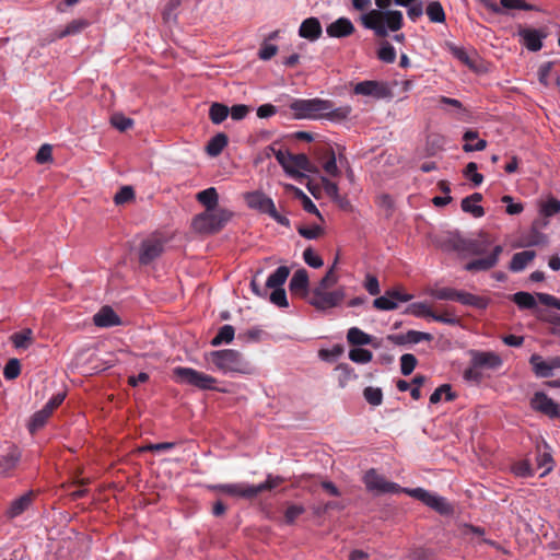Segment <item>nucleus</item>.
<instances>
[{"instance_id": "1", "label": "nucleus", "mask_w": 560, "mask_h": 560, "mask_svg": "<svg viewBox=\"0 0 560 560\" xmlns=\"http://www.w3.org/2000/svg\"><path fill=\"white\" fill-rule=\"evenodd\" d=\"M442 248L446 252H455L460 258L483 256L475 258L464 266V270L469 272L488 271L494 268L503 253L502 245L491 246V242L486 237L467 238L458 233L450 234L443 242Z\"/></svg>"}, {"instance_id": "2", "label": "nucleus", "mask_w": 560, "mask_h": 560, "mask_svg": "<svg viewBox=\"0 0 560 560\" xmlns=\"http://www.w3.org/2000/svg\"><path fill=\"white\" fill-rule=\"evenodd\" d=\"M313 153L317 163L312 162L306 154H292L288 158V163L284 167L287 175H305L303 172L311 174H318L322 167L327 175H341L347 160L339 154L336 155L332 147L326 142L316 143L313 148Z\"/></svg>"}, {"instance_id": "3", "label": "nucleus", "mask_w": 560, "mask_h": 560, "mask_svg": "<svg viewBox=\"0 0 560 560\" xmlns=\"http://www.w3.org/2000/svg\"><path fill=\"white\" fill-rule=\"evenodd\" d=\"M233 217L234 212L226 208L205 210L192 218L191 229L198 234H215L224 229Z\"/></svg>"}, {"instance_id": "4", "label": "nucleus", "mask_w": 560, "mask_h": 560, "mask_svg": "<svg viewBox=\"0 0 560 560\" xmlns=\"http://www.w3.org/2000/svg\"><path fill=\"white\" fill-rule=\"evenodd\" d=\"M213 364L223 374H252L254 368L241 352L234 349L217 350L211 352Z\"/></svg>"}, {"instance_id": "5", "label": "nucleus", "mask_w": 560, "mask_h": 560, "mask_svg": "<svg viewBox=\"0 0 560 560\" xmlns=\"http://www.w3.org/2000/svg\"><path fill=\"white\" fill-rule=\"evenodd\" d=\"M244 200L248 208L256 210L260 213L268 214L280 225H290V220L285 215H282L277 211L272 199L267 197L262 191L256 190L246 192L244 194Z\"/></svg>"}, {"instance_id": "6", "label": "nucleus", "mask_w": 560, "mask_h": 560, "mask_svg": "<svg viewBox=\"0 0 560 560\" xmlns=\"http://www.w3.org/2000/svg\"><path fill=\"white\" fill-rule=\"evenodd\" d=\"M177 382L194 386L201 390L215 389L217 380L192 368L177 366L173 370Z\"/></svg>"}, {"instance_id": "7", "label": "nucleus", "mask_w": 560, "mask_h": 560, "mask_svg": "<svg viewBox=\"0 0 560 560\" xmlns=\"http://www.w3.org/2000/svg\"><path fill=\"white\" fill-rule=\"evenodd\" d=\"M298 119L323 118V113L330 108V101L322 98L295 100L290 104Z\"/></svg>"}, {"instance_id": "8", "label": "nucleus", "mask_w": 560, "mask_h": 560, "mask_svg": "<svg viewBox=\"0 0 560 560\" xmlns=\"http://www.w3.org/2000/svg\"><path fill=\"white\" fill-rule=\"evenodd\" d=\"M262 272V270H258L256 275L253 277L250 281L252 292L259 298L267 296V289H277L282 288L285 283L290 269L287 266H279L268 278L266 281V288H262L258 284L256 278Z\"/></svg>"}, {"instance_id": "9", "label": "nucleus", "mask_w": 560, "mask_h": 560, "mask_svg": "<svg viewBox=\"0 0 560 560\" xmlns=\"http://www.w3.org/2000/svg\"><path fill=\"white\" fill-rule=\"evenodd\" d=\"M345 298L346 291L343 288H339L335 291L312 290L308 303L316 310L325 311L340 305Z\"/></svg>"}, {"instance_id": "10", "label": "nucleus", "mask_w": 560, "mask_h": 560, "mask_svg": "<svg viewBox=\"0 0 560 560\" xmlns=\"http://www.w3.org/2000/svg\"><path fill=\"white\" fill-rule=\"evenodd\" d=\"M363 482L368 491L373 492L374 494L400 493L402 490V487H400L398 483L386 480L373 468L369 469L364 474Z\"/></svg>"}, {"instance_id": "11", "label": "nucleus", "mask_w": 560, "mask_h": 560, "mask_svg": "<svg viewBox=\"0 0 560 560\" xmlns=\"http://www.w3.org/2000/svg\"><path fill=\"white\" fill-rule=\"evenodd\" d=\"M517 36L520 37L522 45L527 50L536 52L542 48V40L547 38L548 32L546 28H534L518 25Z\"/></svg>"}, {"instance_id": "12", "label": "nucleus", "mask_w": 560, "mask_h": 560, "mask_svg": "<svg viewBox=\"0 0 560 560\" xmlns=\"http://www.w3.org/2000/svg\"><path fill=\"white\" fill-rule=\"evenodd\" d=\"M530 407L550 419H560V405L544 392H536L533 395Z\"/></svg>"}, {"instance_id": "13", "label": "nucleus", "mask_w": 560, "mask_h": 560, "mask_svg": "<svg viewBox=\"0 0 560 560\" xmlns=\"http://www.w3.org/2000/svg\"><path fill=\"white\" fill-rule=\"evenodd\" d=\"M354 93L359 95L373 96L377 100L390 98L392 90L385 82L366 80L355 84Z\"/></svg>"}, {"instance_id": "14", "label": "nucleus", "mask_w": 560, "mask_h": 560, "mask_svg": "<svg viewBox=\"0 0 560 560\" xmlns=\"http://www.w3.org/2000/svg\"><path fill=\"white\" fill-rule=\"evenodd\" d=\"M480 2L494 14H504V10L540 11L538 7L527 3L525 0H500V4L491 0H480Z\"/></svg>"}, {"instance_id": "15", "label": "nucleus", "mask_w": 560, "mask_h": 560, "mask_svg": "<svg viewBox=\"0 0 560 560\" xmlns=\"http://www.w3.org/2000/svg\"><path fill=\"white\" fill-rule=\"evenodd\" d=\"M164 250V241L158 237H149L141 242L139 249V262L149 265L161 256Z\"/></svg>"}, {"instance_id": "16", "label": "nucleus", "mask_w": 560, "mask_h": 560, "mask_svg": "<svg viewBox=\"0 0 560 560\" xmlns=\"http://www.w3.org/2000/svg\"><path fill=\"white\" fill-rule=\"evenodd\" d=\"M471 355V365L474 368L479 369H490V370H497L499 369L503 361L499 354L492 351H477L472 350L470 352Z\"/></svg>"}, {"instance_id": "17", "label": "nucleus", "mask_w": 560, "mask_h": 560, "mask_svg": "<svg viewBox=\"0 0 560 560\" xmlns=\"http://www.w3.org/2000/svg\"><path fill=\"white\" fill-rule=\"evenodd\" d=\"M215 488L231 497L244 498L248 500L257 497V489L255 485H249L246 482L223 483L217 486Z\"/></svg>"}, {"instance_id": "18", "label": "nucleus", "mask_w": 560, "mask_h": 560, "mask_svg": "<svg viewBox=\"0 0 560 560\" xmlns=\"http://www.w3.org/2000/svg\"><path fill=\"white\" fill-rule=\"evenodd\" d=\"M21 459V452L14 444H8L4 454L0 456V474L9 476Z\"/></svg>"}, {"instance_id": "19", "label": "nucleus", "mask_w": 560, "mask_h": 560, "mask_svg": "<svg viewBox=\"0 0 560 560\" xmlns=\"http://www.w3.org/2000/svg\"><path fill=\"white\" fill-rule=\"evenodd\" d=\"M355 28L348 18H339L326 27V33L332 38H343L351 36Z\"/></svg>"}, {"instance_id": "20", "label": "nucleus", "mask_w": 560, "mask_h": 560, "mask_svg": "<svg viewBox=\"0 0 560 560\" xmlns=\"http://www.w3.org/2000/svg\"><path fill=\"white\" fill-rule=\"evenodd\" d=\"M308 275L305 269L296 270L289 283V289L292 294H299L302 298H306L310 293L308 291Z\"/></svg>"}, {"instance_id": "21", "label": "nucleus", "mask_w": 560, "mask_h": 560, "mask_svg": "<svg viewBox=\"0 0 560 560\" xmlns=\"http://www.w3.org/2000/svg\"><path fill=\"white\" fill-rule=\"evenodd\" d=\"M34 499V492L27 491L26 493L22 494L21 497L13 500L9 506V509L5 512V515L9 518H15L23 514L26 510L30 509V506L33 503Z\"/></svg>"}, {"instance_id": "22", "label": "nucleus", "mask_w": 560, "mask_h": 560, "mask_svg": "<svg viewBox=\"0 0 560 560\" xmlns=\"http://www.w3.org/2000/svg\"><path fill=\"white\" fill-rule=\"evenodd\" d=\"M93 323L97 327L108 328L119 325L120 318L110 306H103L93 316Z\"/></svg>"}, {"instance_id": "23", "label": "nucleus", "mask_w": 560, "mask_h": 560, "mask_svg": "<svg viewBox=\"0 0 560 560\" xmlns=\"http://www.w3.org/2000/svg\"><path fill=\"white\" fill-rule=\"evenodd\" d=\"M323 33L320 22L317 18L305 19L299 28V35L311 42H314L320 37Z\"/></svg>"}, {"instance_id": "24", "label": "nucleus", "mask_w": 560, "mask_h": 560, "mask_svg": "<svg viewBox=\"0 0 560 560\" xmlns=\"http://www.w3.org/2000/svg\"><path fill=\"white\" fill-rule=\"evenodd\" d=\"M482 196L475 192L462 200V209L464 212L470 213L474 218H481L485 214L483 208L479 205Z\"/></svg>"}, {"instance_id": "25", "label": "nucleus", "mask_w": 560, "mask_h": 560, "mask_svg": "<svg viewBox=\"0 0 560 560\" xmlns=\"http://www.w3.org/2000/svg\"><path fill=\"white\" fill-rule=\"evenodd\" d=\"M535 257L536 252L534 250H523L515 253L510 261L509 269L512 272H521L532 260H534Z\"/></svg>"}, {"instance_id": "26", "label": "nucleus", "mask_w": 560, "mask_h": 560, "mask_svg": "<svg viewBox=\"0 0 560 560\" xmlns=\"http://www.w3.org/2000/svg\"><path fill=\"white\" fill-rule=\"evenodd\" d=\"M196 200L201 203L206 210H214L218 208L219 195L214 187H209L196 195Z\"/></svg>"}, {"instance_id": "27", "label": "nucleus", "mask_w": 560, "mask_h": 560, "mask_svg": "<svg viewBox=\"0 0 560 560\" xmlns=\"http://www.w3.org/2000/svg\"><path fill=\"white\" fill-rule=\"evenodd\" d=\"M463 140L465 142L463 145V149L466 152L481 151L487 145V141L483 139H480L478 137V132L474 131V130H467L463 136Z\"/></svg>"}, {"instance_id": "28", "label": "nucleus", "mask_w": 560, "mask_h": 560, "mask_svg": "<svg viewBox=\"0 0 560 560\" xmlns=\"http://www.w3.org/2000/svg\"><path fill=\"white\" fill-rule=\"evenodd\" d=\"M456 301L463 305L474 306L480 310H483L488 305V301L479 295H475L472 293L466 291H457Z\"/></svg>"}, {"instance_id": "29", "label": "nucleus", "mask_w": 560, "mask_h": 560, "mask_svg": "<svg viewBox=\"0 0 560 560\" xmlns=\"http://www.w3.org/2000/svg\"><path fill=\"white\" fill-rule=\"evenodd\" d=\"M229 138L225 133L219 132L212 137L206 145V152L210 156H218L228 145Z\"/></svg>"}, {"instance_id": "30", "label": "nucleus", "mask_w": 560, "mask_h": 560, "mask_svg": "<svg viewBox=\"0 0 560 560\" xmlns=\"http://www.w3.org/2000/svg\"><path fill=\"white\" fill-rule=\"evenodd\" d=\"M529 363L538 377L547 378L553 375L550 362L544 361L540 355L533 354L529 359Z\"/></svg>"}, {"instance_id": "31", "label": "nucleus", "mask_w": 560, "mask_h": 560, "mask_svg": "<svg viewBox=\"0 0 560 560\" xmlns=\"http://www.w3.org/2000/svg\"><path fill=\"white\" fill-rule=\"evenodd\" d=\"M425 505H428L429 508L433 509L434 511L439 512L442 515H448L453 512L452 505L447 502V500L444 497H441L432 492L430 494V498H428Z\"/></svg>"}, {"instance_id": "32", "label": "nucleus", "mask_w": 560, "mask_h": 560, "mask_svg": "<svg viewBox=\"0 0 560 560\" xmlns=\"http://www.w3.org/2000/svg\"><path fill=\"white\" fill-rule=\"evenodd\" d=\"M230 115V108L225 104L214 102L209 108V118L213 125L222 124Z\"/></svg>"}, {"instance_id": "33", "label": "nucleus", "mask_w": 560, "mask_h": 560, "mask_svg": "<svg viewBox=\"0 0 560 560\" xmlns=\"http://www.w3.org/2000/svg\"><path fill=\"white\" fill-rule=\"evenodd\" d=\"M539 213L544 218H550L560 213V200L552 196L547 197L539 203Z\"/></svg>"}, {"instance_id": "34", "label": "nucleus", "mask_w": 560, "mask_h": 560, "mask_svg": "<svg viewBox=\"0 0 560 560\" xmlns=\"http://www.w3.org/2000/svg\"><path fill=\"white\" fill-rule=\"evenodd\" d=\"M512 301L520 310H534L537 306L536 298L525 291L514 293L512 295Z\"/></svg>"}, {"instance_id": "35", "label": "nucleus", "mask_w": 560, "mask_h": 560, "mask_svg": "<svg viewBox=\"0 0 560 560\" xmlns=\"http://www.w3.org/2000/svg\"><path fill=\"white\" fill-rule=\"evenodd\" d=\"M351 110L352 108L349 105L334 108V105L330 102V108L324 110L323 118H327L331 121H341L348 118V116L351 114Z\"/></svg>"}, {"instance_id": "36", "label": "nucleus", "mask_w": 560, "mask_h": 560, "mask_svg": "<svg viewBox=\"0 0 560 560\" xmlns=\"http://www.w3.org/2000/svg\"><path fill=\"white\" fill-rule=\"evenodd\" d=\"M425 13L432 23H444L446 15L440 1H431L425 8Z\"/></svg>"}, {"instance_id": "37", "label": "nucleus", "mask_w": 560, "mask_h": 560, "mask_svg": "<svg viewBox=\"0 0 560 560\" xmlns=\"http://www.w3.org/2000/svg\"><path fill=\"white\" fill-rule=\"evenodd\" d=\"M348 342L353 346H365L371 343V336L358 327H351L347 332Z\"/></svg>"}, {"instance_id": "38", "label": "nucleus", "mask_w": 560, "mask_h": 560, "mask_svg": "<svg viewBox=\"0 0 560 560\" xmlns=\"http://www.w3.org/2000/svg\"><path fill=\"white\" fill-rule=\"evenodd\" d=\"M235 330L232 325L220 327L217 336L211 340V346L218 347L222 343H230L234 339Z\"/></svg>"}, {"instance_id": "39", "label": "nucleus", "mask_w": 560, "mask_h": 560, "mask_svg": "<svg viewBox=\"0 0 560 560\" xmlns=\"http://www.w3.org/2000/svg\"><path fill=\"white\" fill-rule=\"evenodd\" d=\"M338 258L335 259L331 267L327 270L326 275L320 279L317 287L313 290H327L338 282V276L335 272V268L337 266Z\"/></svg>"}, {"instance_id": "40", "label": "nucleus", "mask_w": 560, "mask_h": 560, "mask_svg": "<svg viewBox=\"0 0 560 560\" xmlns=\"http://www.w3.org/2000/svg\"><path fill=\"white\" fill-rule=\"evenodd\" d=\"M336 371L338 372V383L341 388L346 387L347 384L357 378L353 368L347 363H340L337 365Z\"/></svg>"}, {"instance_id": "41", "label": "nucleus", "mask_w": 560, "mask_h": 560, "mask_svg": "<svg viewBox=\"0 0 560 560\" xmlns=\"http://www.w3.org/2000/svg\"><path fill=\"white\" fill-rule=\"evenodd\" d=\"M443 395H445L446 401H452L456 397L455 394L452 392V386L450 384H442L431 394L430 404H439L442 400Z\"/></svg>"}, {"instance_id": "42", "label": "nucleus", "mask_w": 560, "mask_h": 560, "mask_svg": "<svg viewBox=\"0 0 560 560\" xmlns=\"http://www.w3.org/2000/svg\"><path fill=\"white\" fill-rule=\"evenodd\" d=\"M32 330L30 328L23 329L11 336V341L16 349H26L32 342Z\"/></svg>"}, {"instance_id": "43", "label": "nucleus", "mask_w": 560, "mask_h": 560, "mask_svg": "<svg viewBox=\"0 0 560 560\" xmlns=\"http://www.w3.org/2000/svg\"><path fill=\"white\" fill-rule=\"evenodd\" d=\"M50 416L51 415L48 411H46L44 408H42L40 410L36 411L32 416V418H31V420L28 422V431L31 433H34L37 430H39L40 428H43Z\"/></svg>"}, {"instance_id": "44", "label": "nucleus", "mask_w": 560, "mask_h": 560, "mask_svg": "<svg viewBox=\"0 0 560 560\" xmlns=\"http://www.w3.org/2000/svg\"><path fill=\"white\" fill-rule=\"evenodd\" d=\"M364 399L372 406H380L383 401V392L380 387H365L363 390Z\"/></svg>"}, {"instance_id": "45", "label": "nucleus", "mask_w": 560, "mask_h": 560, "mask_svg": "<svg viewBox=\"0 0 560 560\" xmlns=\"http://www.w3.org/2000/svg\"><path fill=\"white\" fill-rule=\"evenodd\" d=\"M372 358V352L364 348H353L349 351V359L354 363L365 364L369 363Z\"/></svg>"}, {"instance_id": "46", "label": "nucleus", "mask_w": 560, "mask_h": 560, "mask_svg": "<svg viewBox=\"0 0 560 560\" xmlns=\"http://www.w3.org/2000/svg\"><path fill=\"white\" fill-rule=\"evenodd\" d=\"M284 481V478L281 476H273L271 474L267 475V478L264 482L255 485L257 489V495L264 491L272 490Z\"/></svg>"}, {"instance_id": "47", "label": "nucleus", "mask_w": 560, "mask_h": 560, "mask_svg": "<svg viewBox=\"0 0 560 560\" xmlns=\"http://www.w3.org/2000/svg\"><path fill=\"white\" fill-rule=\"evenodd\" d=\"M110 124L117 130L124 132L133 126V120L120 113H116L112 115Z\"/></svg>"}, {"instance_id": "48", "label": "nucleus", "mask_w": 560, "mask_h": 560, "mask_svg": "<svg viewBox=\"0 0 560 560\" xmlns=\"http://www.w3.org/2000/svg\"><path fill=\"white\" fill-rule=\"evenodd\" d=\"M377 57L383 62L393 63L396 60V50L388 42H384L377 51Z\"/></svg>"}, {"instance_id": "49", "label": "nucleus", "mask_w": 560, "mask_h": 560, "mask_svg": "<svg viewBox=\"0 0 560 560\" xmlns=\"http://www.w3.org/2000/svg\"><path fill=\"white\" fill-rule=\"evenodd\" d=\"M417 358L411 353H405L400 357V372L402 375L408 376L410 375L416 365H417Z\"/></svg>"}, {"instance_id": "50", "label": "nucleus", "mask_w": 560, "mask_h": 560, "mask_svg": "<svg viewBox=\"0 0 560 560\" xmlns=\"http://www.w3.org/2000/svg\"><path fill=\"white\" fill-rule=\"evenodd\" d=\"M21 373V364L18 359H10L3 369V376L8 381L15 380Z\"/></svg>"}, {"instance_id": "51", "label": "nucleus", "mask_w": 560, "mask_h": 560, "mask_svg": "<svg viewBox=\"0 0 560 560\" xmlns=\"http://www.w3.org/2000/svg\"><path fill=\"white\" fill-rule=\"evenodd\" d=\"M432 312L433 311L422 302L412 303L406 310V313L416 317H431Z\"/></svg>"}, {"instance_id": "52", "label": "nucleus", "mask_w": 560, "mask_h": 560, "mask_svg": "<svg viewBox=\"0 0 560 560\" xmlns=\"http://www.w3.org/2000/svg\"><path fill=\"white\" fill-rule=\"evenodd\" d=\"M373 306L380 311H393L397 308V303L390 299V295L385 292L384 295L376 298L373 301Z\"/></svg>"}, {"instance_id": "53", "label": "nucleus", "mask_w": 560, "mask_h": 560, "mask_svg": "<svg viewBox=\"0 0 560 560\" xmlns=\"http://www.w3.org/2000/svg\"><path fill=\"white\" fill-rule=\"evenodd\" d=\"M303 259L305 264L312 268H320L324 265V260L318 256L312 247H307L303 252Z\"/></svg>"}, {"instance_id": "54", "label": "nucleus", "mask_w": 560, "mask_h": 560, "mask_svg": "<svg viewBox=\"0 0 560 560\" xmlns=\"http://www.w3.org/2000/svg\"><path fill=\"white\" fill-rule=\"evenodd\" d=\"M269 300L272 304L277 305L278 307L289 306L287 293L283 288L273 289V291L269 295Z\"/></svg>"}, {"instance_id": "55", "label": "nucleus", "mask_w": 560, "mask_h": 560, "mask_svg": "<svg viewBox=\"0 0 560 560\" xmlns=\"http://www.w3.org/2000/svg\"><path fill=\"white\" fill-rule=\"evenodd\" d=\"M135 198V191L131 186H124L116 192L114 202L116 205H124Z\"/></svg>"}, {"instance_id": "56", "label": "nucleus", "mask_w": 560, "mask_h": 560, "mask_svg": "<svg viewBox=\"0 0 560 560\" xmlns=\"http://www.w3.org/2000/svg\"><path fill=\"white\" fill-rule=\"evenodd\" d=\"M305 512V508L301 504H291L284 512L287 524H293L295 520Z\"/></svg>"}, {"instance_id": "57", "label": "nucleus", "mask_w": 560, "mask_h": 560, "mask_svg": "<svg viewBox=\"0 0 560 560\" xmlns=\"http://www.w3.org/2000/svg\"><path fill=\"white\" fill-rule=\"evenodd\" d=\"M512 470L518 477H530L535 474V470L528 460H521L514 464Z\"/></svg>"}, {"instance_id": "58", "label": "nucleus", "mask_w": 560, "mask_h": 560, "mask_svg": "<svg viewBox=\"0 0 560 560\" xmlns=\"http://www.w3.org/2000/svg\"><path fill=\"white\" fill-rule=\"evenodd\" d=\"M439 185L445 195L444 196H435L432 199V203L435 207H444V206L448 205L452 200V197L450 196V187L447 186V184L444 180L440 182Z\"/></svg>"}, {"instance_id": "59", "label": "nucleus", "mask_w": 560, "mask_h": 560, "mask_svg": "<svg viewBox=\"0 0 560 560\" xmlns=\"http://www.w3.org/2000/svg\"><path fill=\"white\" fill-rule=\"evenodd\" d=\"M458 290L452 288H440L433 291L432 295L441 301H456Z\"/></svg>"}, {"instance_id": "60", "label": "nucleus", "mask_w": 560, "mask_h": 560, "mask_svg": "<svg viewBox=\"0 0 560 560\" xmlns=\"http://www.w3.org/2000/svg\"><path fill=\"white\" fill-rule=\"evenodd\" d=\"M537 464L539 468H542L540 476H545L552 469V456L549 452H542L538 455Z\"/></svg>"}, {"instance_id": "61", "label": "nucleus", "mask_w": 560, "mask_h": 560, "mask_svg": "<svg viewBox=\"0 0 560 560\" xmlns=\"http://www.w3.org/2000/svg\"><path fill=\"white\" fill-rule=\"evenodd\" d=\"M401 492L407 493L411 498H415V499L421 501L424 504L427 503L428 498H430V494H431L430 491H428V490H425L423 488H412V489L402 488Z\"/></svg>"}, {"instance_id": "62", "label": "nucleus", "mask_w": 560, "mask_h": 560, "mask_svg": "<svg viewBox=\"0 0 560 560\" xmlns=\"http://www.w3.org/2000/svg\"><path fill=\"white\" fill-rule=\"evenodd\" d=\"M249 112H250V107L245 104L233 105L230 108V115H231L232 119L237 120V121L244 119Z\"/></svg>"}, {"instance_id": "63", "label": "nucleus", "mask_w": 560, "mask_h": 560, "mask_svg": "<svg viewBox=\"0 0 560 560\" xmlns=\"http://www.w3.org/2000/svg\"><path fill=\"white\" fill-rule=\"evenodd\" d=\"M88 25V23L85 21H82V20H77V21H72L71 23H69L66 28L60 33V37H65V36H68V35H72V34H75V33H79L81 32L85 26Z\"/></svg>"}, {"instance_id": "64", "label": "nucleus", "mask_w": 560, "mask_h": 560, "mask_svg": "<svg viewBox=\"0 0 560 560\" xmlns=\"http://www.w3.org/2000/svg\"><path fill=\"white\" fill-rule=\"evenodd\" d=\"M298 232L301 236H303L306 240H315L320 235L322 229L318 225L300 226L298 229Z\"/></svg>"}]
</instances>
